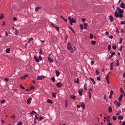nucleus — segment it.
Listing matches in <instances>:
<instances>
[{"label": "nucleus", "instance_id": "1", "mask_svg": "<svg viewBox=\"0 0 125 125\" xmlns=\"http://www.w3.org/2000/svg\"><path fill=\"white\" fill-rule=\"evenodd\" d=\"M124 10L121 9L119 12L115 11L114 13V15L115 17H117L118 18H124Z\"/></svg>", "mask_w": 125, "mask_h": 125}, {"label": "nucleus", "instance_id": "2", "mask_svg": "<svg viewBox=\"0 0 125 125\" xmlns=\"http://www.w3.org/2000/svg\"><path fill=\"white\" fill-rule=\"evenodd\" d=\"M67 47L68 50H71L70 52H74L76 50V47H73L72 48V45H71V42H68L67 45Z\"/></svg>", "mask_w": 125, "mask_h": 125}, {"label": "nucleus", "instance_id": "3", "mask_svg": "<svg viewBox=\"0 0 125 125\" xmlns=\"http://www.w3.org/2000/svg\"><path fill=\"white\" fill-rule=\"evenodd\" d=\"M31 103H32V98H29L27 100V105H30V104H31Z\"/></svg>", "mask_w": 125, "mask_h": 125}, {"label": "nucleus", "instance_id": "4", "mask_svg": "<svg viewBox=\"0 0 125 125\" xmlns=\"http://www.w3.org/2000/svg\"><path fill=\"white\" fill-rule=\"evenodd\" d=\"M62 86H63V84H62L61 82H59L56 84V86H57V87H59V88H60Z\"/></svg>", "mask_w": 125, "mask_h": 125}, {"label": "nucleus", "instance_id": "5", "mask_svg": "<svg viewBox=\"0 0 125 125\" xmlns=\"http://www.w3.org/2000/svg\"><path fill=\"white\" fill-rule=\"evenodd\" d=\"M120 90H121V95H123L124 96H125V91H124V89L122 88H120Z\"/></svg>", "mask_w": 125, "mask_h": 125}, {"label": "nucleus", "instance_id": "6", "mask_svg": "<svg viewBox=\"0 0 125 125\" xmlns=\"http://www.w3.org/2000/svg\"><path fill=\"white\" fill-rule=\"evenodd\" d=\"M69 106V101H67V100H65V108H67Z\"/></svg>", "mask_w": 125, "mask_h": 125}, {"label": "nucleus", "instance_id": "7", "mask_svg": "<svg viewBox=\"0 0 125 125\" xmlns=\"http://www.w3.org/2000/svg\"><path fill=\"white\" fill-rule=\"evenodd\" d=\"M114 104H115V105H117V107H120V106H121V103L119 102H118V101H115L114 102Z\"/></svg>", "mask_w": 125, "mask_h": 125}, {"label": "nucleus", "instance_id": "8", "mask_svg": "<svg viewBox=\"0 0 125 125\" xmlns=\"http://www.w3.org/2000/svg\"><path fill=\"white\" fill-rule=\"evenodd\" d=\"M124 95H121L119 98V102H122V101H123V97Z\"/></svg>", "mask_w": 125, "mask_h": 125}, {"label": "nucleus", "instance_id": "9", "mask_svg": "<svg viewBox=\"0 0 125 125\" xmlns=\"http://www.w3.org/2000/svg\"><path fill=\"white\" fill-rule=\"evenodd\" d=\"M4 18V13H2L0 14V20L3 19Z\"/></svg>", "mask_w": 125, "mask_h": 125}, {"label": "nucleus", "instance_id": "10", "mask_svg": "<svg viewBox=\"0 0 125 125\" xmlns=\"http://www.w3.org/2000/svg\"><path fill=\"white\" fill-rule=\"evenodd\" d=\"M34 59L35 60L36 62H37L39 63L40 62V60H39V58L38 57H36V56H34Z\"/></svg>", "mask_w": 125, "mask_h": 125}, {"label": "nucleus", "instance_id": "11", "mask_svg": "<svg viewBox=\"0 0 125 125\" xmlns=\"http://www.w3.org/2000/svg\"><path fill=\"white\" fill-rule=\"evenodd\" d=\"M125 3L122 2L121 4L120 5V7L121 8H125Z\"/></svg>", "mask_w": 125, "mask_h": 125}, {"label": "nucleus", "instance_id": "12", "mask_svg": "<svg viewBox=\"0 0 125 125\" xmlns=\"http://www.w3.org/2000/svg\"><path fill=\"white\" fill-rule=\"evenodd\" d=\"M109 19L110 20V22H114V17H113V16L110 15Z\"/></svg>", "mask_w": 125, "mask_h": 125}, {"label": "nucleus", "instance_id": "13", "mask_svg": "<svg viewBox=\"0 0 125 125\" xmlns=\"http://www.w3.org/2000/svg\"><path fill=\"white\" fill-rule=\"evenodd\" d=\"M74 83H80V80H79L78 78L74 79Z\"/></svg>", "mask_w": 125, "mask_h": 125}, {"label": "nucleus", "instance_id": "14", "mask_svg": "<svg viewBox=\"0 0 125 125\" xmlns=\"http://www.w3.org/2000/svg\"><path fill=\"white\" fill-rule=\"evenodd\" d=\"M81 107H82L83 109H85V105L84 104V103H82L81 104Z\"/></svg>", "mask_w": 125, "mask_h": 125}, {"label": "nucleus", "instance_id": "15", "mask_svg": "<svg viewBox=\"0 0 125 125\" xmlns=\"http://www.w3.org/2000/svg\"><path fill=\"white\" fill-rule=\"evenodd\" d=\"M83 26H84V29L86 30V29H87V26H88V24H87V23H84Z\"/></svg>", "mask_w": 125, "mask_h": 125}, {"label": "nucleus", "instance_id": "16", "mask_svg": "<svg viewBox=\"0 0 125 125\" xmlns=\"http://www.w3.org/2000/svg\"><path fill=\"white\" fill-rule=\"evenodd\" d=\"M27 77H28V75H25L24 76H22L21 78V80H25Z\"/></svg>", "mask_w": 125, "mask_h": 125}, {"label": "nucleus", "instance_id": "17", "mask_svg": "<svg viewBox=\"0 0 125 125\" xmlns=\"http://www.w3.org/2000/svg\"><path fill=\"white\" fill-rule=\"evenodd\" d=\"M113 93H114V91L113 90H111L110 92V94L109 95V98L110 99H111V98H112V96H113Z\"/></svg>", "mask_w": 125, "mask_h": 125}, {"label": "nucleus", "instance_id": "18", "mask_svg": "<svg viewBox=\"0 0 125 125\" xmlns=\"http://www.w3.org/2000/svg\"><path fill=\"white\" fill-rule=\"evenodd\" d=\"M114 68V62H112L110 64V70L112 71Z\"/></svg>", "mask_w": 125, "mask_h": 125}, {"label": "nucleus", "instance_id": "19", "mask_svg": "<svg viewBox=\"0 0 125 125\" xmlns=\"http://www.w3.org/2000/svg\"><path fill=\"white\" fill-rule=\"evenodd\" d=\"M90 80H91V81L92 82L93 84H95V83H96L95 82V81H94V79L90 77Z\"/></svg>", "mask_w": 125, "mask_h": 125}, {"label": "nucleus", "instance_id": "20", "mask_svg": "<svg viewBox=\"0 0 125 125\" xmlns=\"http://www.w3.org/2000/svg\"><path fill=\"white\" fill-rule=\"evenodd\" d=\"M55 72L57 77H59L60 76V72L57 70H56Z\"/></svg>", "mask_w": 125, "mask_h": 125}, {"label": "nucleus", "instance_id": "21", "mask_svg": "<svg viewBox=\"0 0 125 125\" xmlns=\"http://www.w3.org/2000/svg\"><path fill=\"white\" fill-rule=\"evenodd\" d=\"M47 59H48V61L51 63H53V60L51 59V58L48 57Z\"/></svg>", "mask_w": 125, "mask_h": 125}, {"label": "nucleus", "instance_id": "22", "mask_svg": "<svg viewBox=\"0 0 125 125\" xmlns=\"http://www.w3.org/2000/svg\"><path fill=\"white\" fill-rule=\"evenodd\" d=\"M108 112L109 113H112V112H113V109H112V107L110 106L108 108Z\"/></svg>", "mask_w": 125, "mask_h": 125}, {"label": "nucleus", "instance_id": "23", "mask_svg": "<svg viewBox=\"0 0 125 125\" xmlns=\"http://www.w3.org/2000/svg\"><path fill=\"white\" fill-rule=\"evenodd\" d=\"M123 38H120L119 39V44H122V43L123 42Z\"/></svg>", "mask_w": 125, "mask_h": 125}, {"label": "nucleus", "instance_id": "24", "mask_svg": "<svg viewBox=\"0 0 125 125\" xmlns=\"http://www.w3.org/2000/svg\"><path fill=\"white\" fill-rule=\"evenodd\" d=\"M70 22H71V23H76V20H75V19H74V18H72V19L70 21Z\"/></svg>", "mask_w": 125, "mask_h": 125}, {"label": "nucleus", "instance_id": "25", "mask_svg": "<svg viewBox=\"0 0 125 125\" xmlns=\"http://www.w3.org/2000/svg\"><path fill=\"white\" fill-rule=\"evenodd\" d=\"M83 93V90H79V94L80 96H82Z\"/></svg>", "mask_w": 125, "mask_h": 125}, {"label": "nucleus", "instance_id": "26", "mask_svg": "<svg viewBox=\"0 0 125 125\" xmlns=\"http://www.w3.org/2000/svg\"><path fill=\"white\" fill-rule=\"evenodd\" d=\"M123 119H124L123 116H121V115L118 116V120H123Z\"/></svg>", "mask_w": 125, "mask_h": 125}, {"label": "nucleus", "instance_id": "27", "mask_svg": "<svg viewBox=\"0 0 125 125\" xmlns=\"http://www.w3.org/2000/svg\"><path fill=\"white\" fill-rule=\"evenodd\" d=\"M112 47L114 50H116V49H117V46H116L115 44H113Z\"/></svg>", "mask_w": 125, "mask_h": 125}, {"label": "nucleus", "instance_id": "28", "mask_svg": "<svg viewBox=\"0 0 125 125\" xmlns=\"http://www.w3.org/2000/svg\"><path fill=\"white\" fill-rule=\"evenodd\" d=\"M41 7L40 6H38L35 8V11L37 12L39 11V9H41Z\"/></svg>", "mask_w": 125, "mask_h": 125}, {"label": "nucleus", "instance_id": "29", "mask_svg": "<svg viewBox=\"0 0 125 125\" xmlns=\"http://www.w3.org/2000/svg\"><path fill=\"white\" fill-rule=\"evenodd\" d=\"M34 114H38V113H37V112H36V111H35V110H33L32 111V112H30V115H31V116H33V115H34Z\"/></svg>", "mask_w": 125, "mask_h": 125}, {"label": "nucleus", "instance_id": "30", "mask_svg": "<svg viewBox=\"0 0 125 125\" xmlns=\"http://www.w3.org/2000/svg\"><path fill=\"white\" fill-rule=\"evenodd\" d=\"M87 86V85L86 84V83H85L84 84V89L85 90H87V88L86 87Z\"/></svg>", "mask_w": 125, "mask_h": 125}, {"label": "nucleus", "instance_id": "31", "mask_svg": "<svg viewBox=\"0 0 125 125\" xmlns=\"http://www.w3.org/2000/svg\"><path fill=\"white\" fill-rule=\"evenodd\" d=\"M37 79V80H38V81H42V80L41 76H38Z\"/></svg>", "mask_w": 125, "mask_h": 125}, {"label": "nucleus", "instance_id": "32", "mask_svg": "<svg viewBox=\"0 0 125 125\" xmlns=\"http://www.w3.org/2000/svg\"><path fill=\"white\" fill-rule=\"evenodd\" d=\"M5 102H6V101L4 99H3L1 101V104H4V103H5Z\"/></svg>", "mask_w": 125, "mask_h": 125}, {"label": "nucleus", "instance_id": "33", "mask_svg": "<svg viewBox=\"0 0 125 125\" xmlns=\"http://www.w3.org/2000/svg\"><path fill=\"white\" fill-rule=\"evenodd\" d=\"M80 26L81 28V30L83 31V24H80Z\"/></svg>", "mask_w": 125, "mask_h": 125}, {"label": "nucleus", "instance_id": "34", "mask_svg": "<svg viewBox=\"0 0 125 125\" xmlns=\"http://www.w3.org/2000/svg\"><path fill=\"white\" fill-rule=\"evenodd\" d=\"M6 53H9L10 52V48H7L6 49Z\"/></svg>", "mask_w": 125, "mask_h": 125}, {"label": "nucleus", "instance_id": "35", "mask_svg": "<svg viewBox=\"0 0 125 125\" xmlns=\"http://www.w3.org/2000/svg\"><path fill=\"white\" fill-rule=\"evenodd\" d=\"M91 43L93 44V45H94L96 43V42L95 41H91Z\"/></svg>", "mask_w": 125, "mask_h": 125}, {"label": "nucleus", "instance_id": "36", "mask_svg": "<svg viewBox=\"0 0 125 125\" xmlns=\"http://www.w3.org/2000/svg\"><path fill=\"white\" fill-rule=\"evenodd\" d=\"M47 102L48 103H50V104H52V101L49 100V99H48L47 101Z\"/></svg>", "mask_w": 125, "mask_h": 125}, {"label": "nucleus", "instance_id": "37", "mask_svg": "<svg viewBox=\"0 0 125 125\" xmlns=\"http://www.w3.org/2000/svg\"><path fill=\"white\" fill-rule=\"evenodd\" d=\"M70 97L72 99H76V96H74V95H71Z\"/></svg>", "mask_w": 125, "mask_h": 125}, {"label": "nucleus", "instance_id": "38", "mask_svg": "<svg viewBox=\"0 0 125 125\" xmlns=\"http://www.w3.org/2000/svg\"><path fill=\"white\" fill-rule=\"evenodd\" d=\"M61 18H62L63 20H64V21H65V22H67V19H65V18H64V17H63L62 16H61Z\"/></svg>", "mask_w": 125, "mask_h": 125}, {"label": "nucleus", "instance_id": "39", "mask_svg": "<svg viewBox=\"0 0 125 125\" xmlns=\"http://www.w3.org/2000/svg\"><path fill=\"white\" fill-rule=\"evenodd\" d=\"M110 50H111V45L109 44L108 45V51H110Z\"/></svg>", "mask_w": 125, "mask_h": 125}, {"label": "nucleus", "instance_id": "40", "mask_svg": "<svg viewBox=\"0 0 125 125\" xmlns=\"http://www.w3.org/2000/svg\"><path fill=\"white\" fill-rule=\"evenodd\" d=\"M51 80L52 81V82H53V83H55V77H53L51 78Z\"/></svg>", "mask_w": 125, "mask_h": 125}, {"label": "nucleus", "instance_id": "41", "mask_svg": "<svg viewBox=\"0 0 125 125\" xmlns=\"http://www.w3.org/2000/svg\"><path fill=\"white\" fill-rule=\"evenodd\" d=\"M120 65V62H119V60H116V65L119 66Z\"/></svg>", "mask_w": 125, "mask_h": 125}, {"label": "nucleus", "instance_id": "42", "mask_svg": "<svg viewBox=\"0 0 125 125\" xmlns=\"http://www.w3.org/2000/svg\"><path fill=\"white\" fill-rule=\"evenodd\" d=\"M32 41H34V39H33V38H30L29 40H28V42H31Z\"/></svg>", "mask_w": 125, "mask_h": 125}, {"label": "nucleus", "instance_id": "43", "mask_svg": "<svg viewBox=\"0 0 125 125\" xmlns=\"http://www.w3.org/2000/svg\"><path fill=\"white\" fill-rule=\"evenodd\" d=\"M39 54H42V48L40 49Z\"/></svg>", "mask_w": 125, "mask_h": 125}, {"label": "nucleus", "instance_id": "44", "mask_svg": "<svg viewBox=\"0 0 125 125\" xmlns=\"http://www.w3.org/2000/svg\"><path fill=\"white\" fill-rule=\"evenodd\" d=\"M52 96H53V97H54V98H56V94L53 93Z\"/></svg>", "mask_w": 125, "mask_h": 125}, {"label": "nucleus", "instance_id": "45", "mask_svg": "<svg viewBox=\"0 0 125 125\" xmlns=\"http://www.w3.org/2000/svg\"><path fill=\"white\" fill-rule=\"evenodd\" d=\"M121 24H122V25H125V20L124 21H121Z\"/></svg>", "mask_w": 125, "mask_h": 125}, {"label": "nucleus", "instance_id": "46", "mask_svg": "<svg viewBox=\"0 0 125 125\" xmlns=\"http://www.w3.org/2000/svg\"><path fill=\"white\" fill-rule=\"evenodd\" d=\"M121 113H122V111H117L116 115H117V116H119V115H120V114H121Z\"/></svg>", "mask_w": 125, "mask_h": 125}, {"label": "nucleus", "instance_id": "47", "mask_svg": "<svg viewBox=\"0 0 125 125\" xmlns=\"http://www.w3.org/2000/svg\"><path fill=\"white\" fill-rule=\"evenodd\" d=\"M107 122H110V116H107L106 118Z\"/></svg>", "mask_w": 125, "mask_h": 125}, {"label": "nucleus", "instance_id": "48", "mask_svg": "<svg viewBox=\"0 0 125 125\" xmlns=\"http://www.w3.org/2000/svg\"><path fill=\"white\" fill-rule=\"evenodd\" d=\"M112 119H113V120H114V121H115V120H117V117H116V116H113L112 117Z\"/></svg>", "mask_w": 125, "mask_h": 125}, {"label": "nucleus", "instance_id": "49", "mask_svg": "<svg viewBox=\"0 0 125 125\" xmlns=\"http://www.w3.org/2000/svg\"><path fill=\"white\" fill-rule=\"evenodd\" d=\"M55 28L56 29L57 31L58 32H59V29H60V28L59 27H55Z\"/></svg>", "mask_w": 125, "mask_h": 125}, {"label": "nucleus", "instance_id": "50", "mask_svg": "<svg viewBox=\"0 0 125 125\" xmlns=\"http://www.w3.org/2000/svg\"><path fill=\"white\" fill-rule=\"evenodd\" d=\"M90 39H91V40L93 39V35H92V34L90 35Z\"/></svg>", "mask_w": 125, "mask_h": 125}, {"label": "nucleus", "instance_id": "51", "mask_svg": "<svg viewBox=\"0 0 125 125\" xmlns=\"http://www.w3.org/2000/svg\"><path fill=\"white\" fill-rule=\"evenodd\" d=\"M39 60H40V61H42V56H41V55L39 56Z\"/></svg>", "mask_w": 125, "mask_h": 125}, {"label": "nucleus", "instance_id": "52", "mask_svg": "<svg viewBox=\"0 0 125 125\" xmlns=\"http://www.w3.org/2000/svg\"><path fill=\"white\" fill-rule=\"evenodd\" d=\"M5 25H6V24L5 23V22H4V21H3L2 26L3 27V26H5Z\"/></svg>", "mask_w": 125, "mask_h": 125}, {"label": "nucleus", "instance_id": "53", "mask_svg": "<svg viewBox=\"0 0 125 125\" xmlns=\"http://www.w3.org/2000/svg\"><path fill=\"white\" fill-rule=\"evenodd\" d=\"M17 125H23V124H22V122L20 121L17 124Z\"/></svg>", "mask_w": 125, "mask_h": 125}, {"label": "nucleus", "instance_id": "54", "mask_svg": "<svg viewBox=\"0 0 125 125\" xmlns=\"http://www.w3.org/2000/svg\"><path fill=\"white\" fill-rule=\"evenodd\" d=\"M43 119V117H40L38 119V121H42Z\"/></svg>", "mask_w": 125, "mask_h": 125}, {"label": "nucleus", "instance_id": "55", "mask_svg": "<svg viewBox=\"0 0 125 125\" xmlns=\"http://www.w3.org/2000/svg\"><path fill=\"white\" fill-rule=\"evenodd\" d=\"M116 33H118V34H119V33H120V31H119V29H118V27H116Z\"/></svg>", "mask_w": 125, "mask_h": 125}, {"label": "nucleus", "instance_id": "56", "mask_svg": "<svg viewBox=\"0 0 125 125\" xmlns=\"http://www.w3.org/2000/svg\"><path fill=\"white\" fill-rule=\"evenodd\" d=\"M96 74L97 75H99V71H98V70H96Z\"/></svg>", "mask_w": 125, "mask_h": 125}, {"label": "nucleus", "instance_id": "57", "mask_svg": "<svg viewBox=\"0 0 125 125\" xmlns=\"http://www.w3.org/2000/svg\"><path fill=\"white\" fill-rule=\"evenodd\" d=\"M20 87H21V89H24L25 88L23 86H22V85H20Z\"/></svg>", "mask_w": 125, "mask_h": 125}, {"label": "nucleus", "instance_id": "58", "mask_svg": "<svg viewBox=\"0 0 125 125\" xmlns=\"http://www.w3.org/2000/svg\"><path fill=\"white\" fill-rule=\"evenodd\" d=\"M91 66H92V65H93V64H94V62H93V61H91V63H90Z\"/></svg>", "mask_w": 125, "mask_h": 125}, {"label": "nucleus", "instance_id": "59", "mask_svg": "<svg viewBox=\"0 0 125 125\" xmlns=\"http://www.w3.org/2000/svg\"><path fill=\"white\" fill-rule=\"evenodd\" d=\"M116 54V52H113L112 53H111V55L113 56V55H115Z\"/></svg>", "mask_w": 125, "mask_h": 125}, {"label": "nucleus", "instance_id": "60", "mask_svg": "<svg viewBox=\"0 0 125 125\" xmlns=\"http://www.w3.org/2000/svg\"><path fill=\"white\" fill-rule=\"evenodd\" d=\"M15 5L13 4L12 5V8H13V9H15Z\"/></svg>", "mask_w": 125, "mask_h": 125}, {"label": "nucleus", "instance_id": "61", "mask_svg": "<svg viewBox=\"0 0 125 125\" xmlns=\"http://www.w3.org/2000/svg\"><path fill=\"white\" fill-rule=\"evenodd\" d=\"M97 80H98V81H101V79H100V77H97Z\"/></svg>", "mask_w": 125, "mask_h": 125}, {"label": "nucleus", "instance_id": "62", "mask_svg": "<svg viewBox=\"0 0 125 125\" xmlns=\"http://www.w3.org/2000/svg\"><path fill=\"white\" fill-rule=\"evenodd\" d=\"M116 10H118L119 11L121 10V8L118 7L117 8Z\"/></svg>", "mask_w": 125, "mask_h": 125}, {"label": "nucleus", "instance_id": "63", "mask_svg": "<svg viewBox=\"0 0 125 125\" xmlns=\"http://www.w3.org/2000/svg\"><path fill=\"white\" fill-rule=\"evenodd\" d=\"M107 125H112V123H111V122H108Z\"/></svg>", "mask_w": 125, "mask_h": 125}, {"label": "nucleus", "instance_id": "64", "mask_svg": "<svg viewBox=\"0 0 125 125\" xmlns=\"http://www.w3.org/2000/svg\"><path fill=\"white\" fill-rule=\"evenodd\" d=\"M122 125H125V122H123L122 124Z\"/></svg>", "mask_w": 125, "mask_h": 125}]
</instances>
